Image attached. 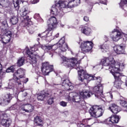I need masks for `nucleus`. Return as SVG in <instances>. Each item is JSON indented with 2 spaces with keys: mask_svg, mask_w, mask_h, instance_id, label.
I'll return each instance as SVG.
<instances>
[{
  "mask_svg": "<svg viewBox=\"0 0 127 127\" xmlns=\"http://www.w3.org/2000/svg\"><path fill=\"white\" fill-rule=\"evenodd\" d=\"M70 4H71V2L69 1H59L57 3L53 5L51 10V13L54 15L62 14L63 13V9L62 8H70Z\"/></svg>",
  "mask_w": 127,
  "mask_h": 127,
  "instance_id": "4",
  "label": "nucleus"
},
{
  "mask_svg": "<svg viewBox=\"0 0 127 127\" xmlns=\"http://www.w3.org/2000/svg\"><path fill=\"white\" fill-rule=\"evenodd\" d=\"M93 46H94V44L92 41H87L85 42H83L81 44V51L83 53H88L89 51H91L93 49Z\"/></svg>",
  "mask_w": 127,
  "mask_h": 127,
  "instance_id": "13",
  "label": "nucleus"
},
{
  "mask_svg": "<svg viewBox=\"0 0 127 127\" xmlns=\"http://www.w3.org/2000/svg\"><path fill=\"white\" fill-rule=\"evenodd\" d=\"M83 20H84V21H89V18L88 16H85L83 18Z\"/></svg>",
  "mask_w": 127,
  "mask_h": 127,
  "instance_id": "48",
  "label": "nucleus"
},
{
  "mask_svg": "<svg viewBox=\"0 0 127 127\" xmlns=\"http://www.w3.org/2000/svg\"><path fill=\"white\" fill-rule=\"evenodd\" d=\"M41 48L44 50L45 52H49L50 55L53 54V53L51 52L52 50H54L56 53L60 55V53L65 52L68 49V45L65 43V38L63 37L60 40L58 44L53 46H42Z\"/></svg>",
  "mask_w": 127,
  "mask_h": 127,
  "instance_id": "3",
  "label": "nucleus"
},
{
  "mask_svg": "<svg viewBox=\"0 0 127 127\" xmlns=\"http://www.w3.org/2000/svg\"><path fill=\"white\" fill-rule=\"evenodd\" d=\"M105 98V97L102 98H99V99H101L102 100H103V99Z\"/></svg>",
  "mask_w": 127,
  "mask_h": 127,
  "instance_id": "57",
  "label": "nucleus"
},
{
  "mask_svg": "<svg viewBox=\"0 0 127 127\" xmlns=\"http://www.w3.org/2000/svg\"><path fill=\"white\" fill-rule=\"evenodd\" d=\"M119 5L121 8L127 11V0H121Z\"/></svg>",
  "mask_w": 127,
  "mask_h": 127,
  "instance_id": "32",
  "label": "nucleus"
},
{
  "mask_svg": "<svg viewBox=\"0 0 127 127\" xmlns=\"http://www.w3.org/2000/svg\"><path fill=\"white\" fill-rule=\"evenodd\" d=\"M48 26L49 28L48 30L46 31L45 32H44L41 35L39 34V36H40V37H46L48 36L49 37V36H51L52 35V30L53 29H54L56 26L57 25V19H56V17L55 16H52L48 21Z\"/></svg>",
  "mask_w": 127,
  "mask_h": 127,
  "instance_id": "5",
  "label": "nucleus"
},
{
  "mask_svg": "<svg viewBox=\"0 0 127 127\" xmlns=\"http://www.w3.org/2000/svg\"><path fill=\"white\" fill-rule=\"evenodd\" d=\"M107 0H104V1L103 0H101L100 1V3H103V4H105V5H107Z\"/></svg>",
  "mask_w": 127,
  "mask_h": 127,
  "instance_id": "47",
  "label": "nucleus"
},
{
  "mask_svg": "<svg viewBox=\"0 0 127 127\" xmlns=\"http://www.w3.org/2000/svg\"><path fill=\"white\" fill-rule=\"evenodd\" d=\"M37 74L38 76H39V77H40V76H41V73H40V72H39V71H38L37 72Z\"/></svg>",
  "mask_w": 127,
  "mask_h": 127,
  "instance_id": "50",
  "label": "nucleus"
},
{
  "mask_svg": "<svg viewBox=\"0 0 127 127\" xmlns=\"http://www.w3.org/2000/svg\"><path fill=\"white\" fill-rule=\"evenodd\" d=\"M46 99H48V104L49 105H52L53 103H54V97L52 96V95L51 97L47 96V98Z\"/></svg>",
  "mask_w": 127,
  "mask_h": 127,
  "instance_id": "38",
  "label": "nucleus"
},
{
  "mask_svg": "<svg viewBox=\"0 0 127 127\" xmlns=\"http://www.w3.org/2000/svg\"><path fill=\"white\" fill-rule=\"evenodd\" d=\"M20 1L19 0H17L16 2H13L14 6L15 8H16V9H18L19 8V3Z\"/></svg>",
  "mask_w": 127,
  "mask_h": 127,
  "instance_id": "42",
  "label": "nucleus"
},
{
  "mask_svg": "<svg viewBox=\"0 0 127 127\" xmlns=\"http://www.w3.org/2000/svg\"><path fill=\"white\" fill-rule=\"evenodd\" d=\"M2 65L0 64V82H1V79H3L5 76V72H2Z\"/></svg>",
  "mask_w": 127,
  "mask_h": 127,
  "instance_id": "36",
  "label": "nucleus"
},
{
  "mask_svg": "<svg viewBox=\"0 0 127 127\" xmlns=\"http://www.w3.org/2000/svg\"><path fill=\"white\" fill-rule=\"evenodd\" d=\"M10 109H12V107H10Z\"/></svg>",
  "mask_w": 127,
  "mask_h": 127,
  "instance_id": "59",
  "label": "nucleus"
},
{
  "mask_svg": "<svg viewBox=\"0 0 127 127\" xmlns=\"http://www.w3.org/2000/svg\"><path fill=\"white\" fill-rule=\"evenodd\" d=\"M104 40H105V42L109 41V38L107 36H104Z\"/></svg>",
  "mask_w": 127,
  "mask_h": 127,
  "instance_id": "49",
  "label": "nucleus"
},
{
  "mask_svg": "<svg viewBox=\"0 0 127 127\" xmlns=\"http://www.w3.org/2000/svg\"><path fill=\"white\" fill-rule=\"evenodd\" d=\"M110 37L112 40H113V41H115V42L119 41L120 39H121V38H123V42H126V41H127V35L124 34V33L120 32L117 29H115L113 31H112L110 34Z\"/></svg>",
  "mask_w": 127,
  "mask_h": 127,
  "instance_id": "8",
  "label": "nucleus"
},
{
  "mask_svg": "<svg viewBox=\"0 0 127 127\" xmlns=\"http://www.w3.org/2000/svg\"><path fill=\"white\" fill-rule=\"evenodd\" d=\"M69 2H70L69 7L70 8L72 7H75V6H77L80 3V0H68Z\"/></svg>",
  "mask_w": 127,
  "mask_h": 127,
  "instance_id": "31",
  "label": "nucleus"
},
{
  "mask_svg": "<svg viewBox=\"0 0 127 127\" xmlns=\"http://www.w3.org/2000/svg\"><path fill=\"white\" fill-rule=\"evenodd\" d=\"M5 116H6V115H1V117L0 116V121H1V124L4 127H9V126L11 125V120L5 119L4 118Z\"/></svg>",
  "mask_w": 127,
  "mask_h": 127,
  "instance_id": "22",
  "label": "nucleus"
},
{
  "mask_svg": "<svg viewBox=\"0 0 127 127\" xmlns=\"http://www.w3.org/2000/svg\"><path fill=\"white\" fill-rule=\"evenodd\" d=\"M25 73V70L23 68H19L16 72L13 74V79L14 80H16V79H19V78L24 76Z\"/></svg>",
  "mask_w": 127,
  "mask_h": 127,
  "instance_id": "20",
  "label": "nucleus"
},
{
  "mask_svg": "<svg viewBox=\"0 0 127 127\" xmlns=\"http://www.w3.org/2000/svg\"><path fill=\"white\" fill-rule=\"evenodd\" d=\"M78 79L81 82H83L84 80H87L88 81H92L93 80H96L97 79L96 77H95L91 74H88L87 72L83 69H81L78 70Z\"/></svg>",
  "mask_w": 127,
  "mask_h": 127,
  "instance_id": "10",
  "label": "nucleus"
},
{
  "mask_svg": "<svg viewBox=\"0 0 127 127\" xmlns=\"http://www.w3.org/2000/svg\"><path fill=\"white\" fill-rule=\"evenodd\" d=\"M38 47H39V45H34V47H32L30 50L28 49V48H26L24 50V51L26 52V54L28 55L29 57H30V60L33 64H36L37 61L39 60L40 59L39 56L35 55V54H33L35 51H37L38 50Z\"/></svg>",
  "mask_w": 127,
  "mask_h": 127,
  "instance_id": "6",
  "label": "nucleus"
},
{
  "mask_svg": "<svg viewBox=\"0 0 127 127\" xmlns=\"http://www.w3.org/2000/svg\"><path fill=\"white\" fill-rule=\"evenodd\" d=\"M27 82H28V78L24 77V76L17 78L16 80L14 79H10L8 87L5 88L13 90L15 85H23V83H26Z\"/></svg>",
  "mask_w": 127,
  "mask_h": 127,
  "instance_id": "7",
  "label": "nucleus"
},
{
  "mask_svg": "<svg viewBox=\"0 0 127 127\" xmlns=\"http://www.w3.org/2000/svg\"><path fill=\"white\" fill-rule=\"evenodd\" d=\"M30 11L28 9L27 7L23 8L21 10H20L19 13L22 17L24 18V21L23 23H25L26 22H30L31 23V20L29 18V16L27 14H29Z\"/></svg>",
  "mask_w": 127,
  "mask_h": 127,
  "instance_id": "15",
  "label": "nucleus"
},
{
  "mask_svg": "<svg viewBox=\"0 0 127 127\" xmlns=\"http://www.w3.org/2000/svg\"><path fill=\"white\" fill-rule=\"evenodd\" d=\"M62 86V89L65 90V91H71L74 89V86L72 85V83L70 82L69 79L64 80Z\"/></svg>",
  "mask_w": 127,
  "mask_h": 127,
  "instance_id": "18",
  "label": "nucleus"
},
{
  "mask_svg": "<svg viewBox=\"0 0 127 127\" xmlns=\"http://www.w3.org/2000/svg\"><path fill=\"white\" fill-rule=\"evenodd\" d=\"M76 24H78L79 23V20L76 19Z\"/></svg>",
  "mask_w": 127,
  "mask_h": 127,
  "instance_id": "53",
  "label": "nucleus"
},
{
  "mask_svg": "<svg viewBox=\"0 0 127 127\" xmlns=\"http://www.w3.org/2000/svg\"><path fill=\"white\" fill-rule=\"evenodd\" d=\"M14 70H15V66L14 65L8 67L6 70V72L7 73H10V72H14Z\"/></svg>",
  "mask_w": 127,
  "mask_h": 127,
  "instance_id": "41",
  "label": "nucleus"
},
{
  "mask_svg": "<svg viewBox=\"0 0 127 127\" xmlns=\"http://www.w3.org/2000/svg\"><path fill=\"white\" fill-rule=\"evenodd\" d=\"M34 17L35 19H37V20H38V21H40V22H43V19H42V18H41V17H40L39 14L36 13L34 15Z\"/></svg>",
  "mask_w": 127,
  "mask_h": 127,
  "instance_id": "40",
  "label": "nucleus"
},
{
  "mask_svg": "<svg viewBox=\"0 0 127 127\" xmlns=\"http://www.w3.org/2000/svg\"><path fill=\"white\" fill-rule=\"evenodd\" d=\"M53 56V55H52V57Z\"/></svg>",
  "mask_w": 127,
  "mask_h": 127,
  "instance_id": "60",
  "label": "nucleus"
},
{
  "mask_svg": "<svg viewBox=\"0 0 127 127\" xmlns=\"http://www.w3.org/2000/svg\"><path fill=\"white\" fill-rule=\"evenodd\" d=\"M80 95L83 98V99H86L87 98H90L91 95H93V93L87 90H83L80 93Z\"/></svg>",
  "mask_w": 127,
  "mask_h": 127,
  "instance_id": "29",
  "label": "nucleus"
},
{
  "mask_svg": "<svg viewBox=\"0 0 127 127\" xmlns=\"http://www.w3.org/2000/svg\"><path fill=\"white\" fill-rule=\"evenodd\" d=\"M85 121H87L86 119H84L82 121V123H84L85 122Z\"/></svg>",
  "mask_w": 127,
  "mask_h": 127,
  "instance_id": "55",
  "label": "nucleus"
},
{
  "mask_svg": "<svg viewBox=\"0 0 127 127\" xmlns=\"http://www.w3.org/2000/svg\"><path fill=\"white\" fill-rule=\"evenodd\" d=\"M105 99L107 102H108V103H110V102H112V101L113 100V93H112V92H108L106 94Z\"/></svg>",
  "mask_w": 127,
  "mask_h": 127,
  "instance_id": "34",
  "label": "nucleus"
},
{
  "mask_svg": "<svg viewBox=\"0 0 127 127\" xmlns=\"http://www.w3.org/2000/svg\"><path fill=\"white\" fill-rule=\"evenodd\" d=\"M2 25H3V26H6V25H7V22L6 20H4L2 22Z\"/></svg>",
  "mask_w": 127,
  "mask_h": 127,
  "instance_id": "45",
  "label": "nucleus"
},
{
  "mask_svg": "<svg viewBox=\"0 0 127 127\" xmlns=\"http://www.w3.org/2000/svg\"><path fill=\"white\" fill-rule=\"evenodd\" d=\"M39 39H40L39 38H37V41H39Z\"/></svg>",
  "mask_w": 127,
  "mask_h": 127,
  "instance_id": "56",
  "label": "nucleus"
},
{
  "mask_svg": "<svg viewBox=\"0 0 127 127\" xmlns=\"http://www.w3.org/2000/svg\"><path fill=\"white\" fill-rule=\"evenodd\" d=\"M120 121V117L117 115L111 116L106 120V123L108 125H112V124H118Z\"/></svg>",
  "mask_w": 127,
  "mask_h": 127,
  "instance_id": "21",
  "label": "nucleus"
},
{
  "mask_svg": "<svg viewBox=\"0 0 127 127\" xmlns=\"http://www.w3.org/2000/svg\"><path fill=\"white\" fill-rule=\"evenodd\" d=\"M109 111H111L113 114H117L121 111V107L117 105L116 104H112L109 107Z\"/></svg>",
  "mask_w": 127,
  "mask_h": 127,
  "instance_id": "24",
  "label": "nucleus"
},
{
  "mask_svg": "<svg viewBox=\"0 0 127 127\" xmlns=\"http://www.w3.org/2000/svg\"><path fill=\"white\" fill-rule=\"evenodd\" d=\"M51 96H52V91L49 90L47 92L43 91L38 94L37 99L38 101H43L47 97H51Z\"/></svg>",
  "mask_w": 127,
  "mask_h": 127,
  "instance_id": "19",
  "label": "nucleus"
},
{
  "mask_svg": "<svg viewBox=\"0 0 127 127\" xmlns=\"http://www.w3.org/2000/svg\"><path fill=\"white\" fill-rule=\"evenodd\" d=\"M42 72L44 75H48L53 71V65H50L47 62L43 63Z\"/></svg>",
  "mask_w": 127,
  "mask_h": 127,
  "instance_id": "16",
  "label": "nucleus"
},
{
  "mask_svg": "<svg viewBox=\"0 0 127 127\" xmlns=\"http://www.w3.org/2000/svg\"><path fill=\"white\" fill-rule=\"evenodd\" d=\"M96 78H95V80L97 81L98 83H101V82H102V78H101V77H98Z\"/></svg>",
  "mask_w": 127,
  "mask_h": 127,
  "instance_id": "44",
  "label": "nucleus"
},
{
  "mask_svg": "<svg viewBox=\"0 0 127 127\" xmlns=\"http://www.w3.org/2000/svg\"><path fill=\"white\" fill-rule=\"evenodd\" d=\"M9 2V0H0V5L5 6V5H7Z\"/></svg>",
  "mask_w": 127,
  "mask_h": 127,
  "instance_id": "39",
  "label": "nucleus"
},
{
  "mask_svg": "<svg viewBox=\"0 0 127 127\" xmlns=\"http://www.w3.org/2000/svg\"><path fill=\"white\" fill-rule=\"evenodd\" d=\"M65 99L67 101H72L75 103L81 102V96L76 92H70L69 94L65 95Z\"/></svg>",
  "mask_w": 127,
  "mask_h": 127,
  "instance_id": "14",
  "label": "nucleus"
},
{
  "mask_svg": "<svg viewBox=\"0 0 127 127\" xmlns=\"http://www.w3.org/2000/svg\"><path fill=\"white\" fill-rule=\"evenodd\" d=\"M11 38V32L10 31H7L5 33L3 38H2V41L3 43L6 44L10 41V39Z\"/></svg>",
  "mask_w": 127,
  "mask_h": 127,
  "instance_id": "26",
  "label": "nucleus"
},
{
  "mask_svg": "<svg viewBox=\"0 0 127 127\" xmlns=\"http://www.w3.org/2000/svg\"><path fill=\"white\" fill-rule=\"evenodd\" d=\"M17 65L19 67H21L24 64V58L22 57L18 59L17 63Z\"/></svg>",
  "mask_w": 127,
  "mask_h": 127,
  "instance_id": "37",
  "label": "nucleus"
},
{
  "mask_svg": "<svg viewBox=\"0 0 127 127\" xmlns=\"http://www.w3.org/2000/svg\"><path fill=\"white\" fill-rule=\"evenodd\" d=\"M92 90L93 94H94L95 97L98 99L105 98V95L103 94V91L104 90L103 84H98L97 86H95Z\"/></svg>",
  "mask_w": 127,
  "mask_h": 127,
  "instance_id": "11",
  "label": "nucleus"
},
{
  "mask_svg": "<svg viewBox=\"0 0 127 127\" xmlns=\"http://www.w3.org/2000/svg\"><path fill=\"white\" fill-rule=\"evenodd\" d=\"M60 105L62 106V107H67V102L62 101L61 102H60Z\"/></svg>",
  "mask_w": 127,
  "mask_h": 127,
  "instance_id": "43",
  "label": "nucleus"
},
{
  "mask_svg": "<svg viewBox=\"0 0 127 127\" xmlns=\"http://www.w3.org/2000/svg\"><path fill=\"white\" fill-rule=\"evenodd\" d=\"M83 127H85V125H83V124H81L80 127H83Z\"/></svg>",
  "mask_w": 127,
  "mask_h": 127,
  "instance_id": "54",
  "label": "nucleus"
},
{
  "mask_svg": "<svg viewBox=\"0 0 127 127\" xmlns=\"http://www.w3.org/2000/svg\"><path fill=\"white\" fill-rule=\"evenodd\" d=\"M12 99V96L9 93L5 94L3 97V100L1 101V104L2 106H6L10 103V101Z\"/></svg>",
  "mask_w": 127,
  "mask_h": 127,
  "instance_id": "25",
  "label": "nucleus"
},
{
  "mask_svg": "<svg viewBox=\"0 0 127 127\" xmlns=\"http://www.w3.org/2000/svg\"><path fill=\"white\" fill-rule=\"evenodd\" d=\"M99 48L103 53H108L110 52V46L109 44H103L99 46Z\"/></svg>",
  "mask_w": 127,
  "mask_h": 127,
  "instance_id": "28",
  "label": "nucleus"
},
{
  "mask_svg": "<svg viewBox=\"0 0 127 127\" xmlns=\"http://www.w3.org/2000/svg\"><path fill=\"white\" fill-rule=\"evenodd\" d=\"M112 75H114V77L115 79V81L114 82V87L117 88V89H121L122 87V84H123V81H122V73L118 71H115L113 72Z\"/></svg>",
  "mask_w": 127,
  "mask_h": 127,
  "instance_id": "12",
  "label": "nucleus"
},
{
  "mask_svg": "<svg viewBox=\"0 0 127 127\" xmlns=\"http://www.w3.org/2000/svg\"><path fill=\"white\" fill-rule=\"evenodd\" d=\"M55 37L56 38L59 37V33H57L56 35H55Z\"/></svg>",
  "mask_w": 127,
  "mask_h": 127,
  "instance_id": "51",
  "label": "nucleus"
},
{
  "mask_svg": "<svg viewBox=\"0 0 127 127\" xmlns=\"http://www.w3.org/2000/svg\"><path fill=\"white\" fill-rule=\"evenodd\" d=\"M34 122L35 124H37V125L39 127H42V126H43V124H42V119H41V118L39 116L35 117Z\"/></svg>",
  "mask_w": 127,
  "mask_h": 127,
  "instance_id": "33",
  "label": "nucleus"
},
{
  "mask_svg": "<svg viewBox=\"0 0 127 127\" xmlns=\"http://www.w3.org/2000/svg\"><path fill=\"white\" fill-rule=\"evenodd\" d=\"M10 21L13 25L16 24L18 22V18L16 16H13L11 17Z\"/></svg>",
  "mask_w": 127,
  "mask_h": 127,
  "instance_id": "35",
  "label": "nucleus"
},
{
  "mask_svg": "<svg viewBox=\"0 0 127 127\" xmlns=\"http://www.w3.org/2000/svg\"><path fill=\"white\" fill-rule=\"evenodd\" d=\"M61 63L67 68H74L77 70L78 72L80 70L83 69L82 66H80V61L83 59L84 56L82 55V53L75 55L74 58L68 59L64 56L61 55Z\"/></svg>",
  "mask_w": 127,
  "mask_h": 127,
  "instance_id": "1",
  "label": "nucleus"
},
{
  "mask_svg": "<svg viewBox=\"0 0 127 127\" xmlns=\"http://www.w3.org/2000/svg\"><path fill=\"white\" fill-rule=\"evenodd\" d=\"M81 32L83 34H85V35H91L92 34V29L87 26H85L82 28Z\"/></svg>",
  "mask_w": 127,
  "mask_h": 127,
  "instance_id": "30",
  "label": "nucleus"
},
{
  "mask_svg": "<svg viewBox=\"0 0 127 127\" xmlns=\"http://www.w3.org/2000/svg\"><path fill=\"white\" fill-rule=\"evenodd\" d=\"M67 28H74V27L72 26H67Z\"/></svg>",
  "mask_w": 127,
  "mask_h": 127,
  "instance_id": "52",
  "label": "nucleus"
},
{
  "mask_svg": "<svg viewBox=\"0 0 127 127\" xmlns=\"http://www.w3.org/2000/svg\"><path fill=\"white\" fill-rule=\"evenodd\" d=\"M37 2H39V0H33L32 1V3L33 4H35V3H37Z\"/></svg>",
  "mask_w": 127,
  "mask_h": 127,
  "instance_id": "46",
  "label": "nucleus"
},
{
  "mask_svg": "<svg viewBox=\"0 0 127 127\" xmlns=\"http://www.w3.org/2000/svg\"><path fill=\"white\" fill-rule=\"evenodd\" d=\"M21 110L25 113H32L34 111V106L31 104H25L21 107Z\"/></svg>",
  "mask_w": 127,
  "mask_h": 127,
  "instance_id": "23",
  "label": "nucleus"
},
{
  "mask_svg": "<svg viewBox=\"0 0 127 127\" xmlns=\"http://www.w3.org/2000/svg\"><path fill=\"white\" fill-rule=\"evenodd\" d=\"M114 50L117 54L121 55L124 54L126 55L127 52H126V45L121 44L120 45H117L114 47Z\"/></svg>",
  "mask_w": 127,
  "mask_h": 127,
  "instance_id": "17",
  "label": "nucleus"
},
{
  "mask_svg": "<svg viewBox=\"0 0 127 127\" xmlns=\"http://www.w3.org/2000/svg\"><path fill=\"white\" fill-rule=\"evenodd\" d=\"M24 23V26L27 28L29 33L32 34L34 32V26L32 24V22L31 21V23H30V22H27Z\"/></svg>",
  "mask_w": 127,
  "mask_h": 127,
  "instance_id": "27",
  "label": "nucleus"
},
{
  "mask_svg": "<svg viewBox=\"0 0 127 127\" xmlns=\"http://www.w3.org/2000/svg\"><path fill=\"white\" fill-rule=\"evenodd\" d=\"M71 52V54H73V52Z\"/></svg>",
  "mask_w": 127,
  "mask_h": 127,
  "instance_id": "58",
  "label": "nucleus"
},
{
  "mask_svg": "<svg viewBox=\"0 0 127 127\" xmlns=\"http://www.w3.org/2000/svg\"><path fill=\"white\" fill-rule=\"evenodd\" d=\"M101 63L103 66L107 67L106 69L109 70L111 74L115 72L122 71L125 66L123 63L115 62L112 57L104 58L101 60Z\"/></svg>",
  "mask_w": 127,
  "mask_h": 127,
  "instance_id": "2",
  "label": "nucleus"
},
{
  "mask_svg": "<svg viewBox=\"0 0 127 127\" xmlns=\"http://www.w3.org/2000/svg\"><path fill=\"white\" fill-rule=\"evenodd\" d=\"M105 109L101 106L95 105L90 108L89 114L93 118H100L104 114Z\"/></svg>",
  "mask_w": 127,
  "mask_h": 127,
  "instance_id": "9",
  "label": "nucleus"
}]
</instances>
